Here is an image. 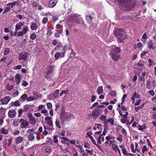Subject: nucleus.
Here are the masks:
<instances>
[{"mask_svg": "<svg viewBox=\"0 0 156 156\" xmlns=\"http://www.w3.org/2000/svg\"><path fill=\"white\" fill-rule=\"evenodd\" d=\"M112 149L116 151V150H117V151H118L119 154L121 155V152L119 150V149L118 147L117 146L115 145L114 144H112Z\"/></svg>", "mask_w": 156, "mask_h": 156, "instance_id": "412c9836", "label": "nucleus"}, {"mask_svg": "<svg viewBox=\"0 0 156 156\" xmlns=\"http://www.w3.org/2000/svg\"><path fill=\"white\" fill-rule=\"evenodd\" d=\"M24 35L22 31H19L17 34V36L19 37Z\"/></svg>", "mask_w": 156, "mask_h": 156, "instance_id": "0e129e2a", "label": "nucleus"}, {"mask_svg": "<svg viewBox=\"0 0 156 156\" xmlns=\"http://www.w3.org/2000/svg\"><path fill=\"white\" fill-rule=\"evenodd\" d=\"M7 89L9 90H11L13 88V85H10L9 84H8L6 86Z\"/></svg>", "mask_w": 156, "mask_h": 156, "instance_id": "c85d7f7f", "label": "nucleus"}, {"mask_svg": "<svg viewBox=\"0 0 156 156\" xmlns=\"http://www.w3.org/2000/svg\"><path fill=\"white\" fill-rule=\"evenodd\" d=\"M16 114V112L14 109H11L9 110L8 113L9 117L11 118H14Z\"/></svg>", "mask_w": 156, "mask_h": 156, "instance_id": "0eeeda50", "label": "nucleus"}, {"mask_svg": "<svg viewBox=\"0 0 156 156\" xmlns=\"http://www.w3.org/2000/svg\"><path fill=\"white\" fill-rule=\"evenodd\" d=\"M47 123L50 126H52L53 125L52 122L51 120L47 121Z\"/></svg>", "mask_w": 156, "mask_h": 156, "instance_id": "338daca9", "label": "nucleus"}, {"mask_svg": "<svg viewBox=\"0 0 156 156\" xmlns=\"http://www.w3.org/2000/svg\"><path fill=\"white\" fill-rule=\"evenodd\" d=\"M106 119V116L105 115H102L100 118V119L101 121H104Z\"/></svg>", "mask_w": 156, "mask_h": 156, "instance_id": "a19ab883", "label": "nucleus"}, {"mask_svg": "<svg viewBox=\"0 0 156 156\" xmlns=\"http://www.w3.org/2000/svg\"><path fill=\"white\" fill-rule=\"evenodd\" d=\"M52 119V118L51 117H46L45 118V120L46 121H48L49 120H51V119Z\"/></svg>", "mask_w": 156, "mask_h": 156, "instance_id": "6e6d98bb", "label": "nucleus"}, {"mask_svg": "<svg viewBox=\"0 0 156 156\" xmlns=\"http://www.w3.org/2000/svg\"><path fill=\"white\" fill-rule=\"evenodd\" d=\"M58 40H54L52 41V44L54 45H56L58 42Z\"/></svg>", "mask_w": 156, "mask_h": 156, "instance_id": "864d4df0", "label": "nucleus"}, {"mask_svg": "<svg viewBox=\"0 0 156 156\" xmlns=\"http://www.w3.org/2000/svg\"><path fill=\"white\" fill-rule=\"evenodd\" d=\"M20 127L22 128L27 127L29 125V122L26 120L21 119L20 120Z\"/></svg>", "mask_w": 156, "mask_h": 156, "instance_id": "7ed1b4c3", "label": "nucleus"}, {"mask_svg": "<svg viewBox=\"0 0 156 156\" xmlns=\"http://www.w3.org/2000/svg\"><path fill=\"white\" fill-rule=\"evenodd\" d=\"M37 28V26L35 23H32L30 26V28L32 30H36Z\"/></svg>", "mask_w": 156, "mask_h": 156, "instance_id": "4be33fe9", "label": "nucleus"}, {"mask_svg": "<svg viewBox=\"0 0 156 156\" xmlns=\"http://www.w3.org/2000/svg\"><path fill=\"white\" fill-rule=\"evenodd\" d=\"M128 0H118V2L121 4H126Z\"/></svg>", "mask_w": 156, "mask_h": 156, "instance_id": "72a5a7b5", "label": "nucleus"}, {"mask_svg": "<svg viewBox=\"0 0 156 156\" xmlns=\"http://www.w3.org/2000/svg\"><path fill=\"white\" fill-rule=\"evenodd\" d=\"M47 106L48 107V108L49 109H51V108L52 105L51 103H48L47 104Z\"/></svg>", "mask_w": 156, "mask_h": 156, "instance_id": "052dcab7", "label": "nucleus"}, {"mask_svg": "<svg viewBox=\"0 0 156 156\" xmlns=\"http://www.w3.org/2000/svg\"><path fill=\"white\" fill-rule=\"evenodd\" d=\"M125 33V30L121 29H117L115 30L114 35L117 37L118 42H122L125 40L126 38Z\"/></svg>", "mask_w": 156, "mask_h": 156, "instance_id": "f257e3e1", "label": "nucleus"}, {"mask_svg": "<svg viewBox=\"0 0 156 156\" xmlns=\"http://www.w3.org/2000/svg\"><path fill=\"white\" fill-rule=\"evenodd\" d=\"M86 151H87V153H89V154L90 155H93V150H91L90 151L88 149H86Z\"/></svg>", "mask_w": 156, "mask_h": 156, "instance_id": "de8ad7c7", "label": "nucleus"}, {"mask_svg": "<svg viewBox=\"0 0 156 156\" xmlns=\"http://www.w3.org/2000/svg\"><path fill=\"white\" fill-rule=\"evenodd\" d=\"M41 113H42L44 114V115L45 116H48V115H49L48 111L45 109H44L41 111Z\"/></svg>", "mask_w": 156, "mask_h": 156, "instance_id": "c9c22d12", "label": "nucleus"}, {"mask_svg": "<svg viewBox=\"0 0 156 156\" xmlns=\"http://www.w3.org/2000/svg\"><path fill=\"white\" fill-rule=\"evenodd\" d=\"M10 98H1L0 101L1 104H6L9 101Z\"/></svg>", "mask_w": 156, "mask_h": 156, "instance_id": "2eb2a0df", "label": "nucleus"}, {"mask_svg": "<svg viewBox=\"0 0 156 156\" xmlns=\"http://www.w3.org/2000/svg\"><path fill=\"white\" fill-rule=\"evenodd\" d=\"M55 124L56 126L59 128L61 127V126L60 125V122L59 121L56 120L55 122Z\"/></svg>", "mask_w": 156, "mask_h": 156, "instance_id": "c03bdc74", "label": "nucleus"}, {"mask_svg": "<svg viewBox=\"0 0 156 156\" xmlns=\"http://www.w3.org/2000/svg\"><path fill=\"white\" fill-rule=\"evenodd\" d=\"M147 37V35L146 33H144L142 36V38L144 39H146Z\"/></svg>", "mask_w": 156, "mask_h": 156, "instance_id": "774afa93", "label": "nucleus"}, {"mask_svg": "<svg viewBox=\"0 0 156 156\" xmlns=\"http://www.w3.org/2000/svg\"><path fill=\"white\" fill-rule=\"evenodd\" d=\"M103 91L102 86L98 87L97 90V92L98 94H100L102 93Z\"/></svg>", "mask_w": 156, "mask_h": 156, "instance_id": "5701e85b", "label": "nucleus"}, {"mask_svg": "<svg viewBox=\"0 0 156 156\" xmlns=\"http://www.w3.org/2000/svg\"><path fill=\"white\" fill-rule=\"evenodd\" d=\"M10 52V50L9 48H5V49L4 54L5 55H7Z\"/></svg>", "mask_w": 156, "mask_h": 156, "instance_id": "f704fd0d", "label": "nucleus"}, {"mask_svg": "<svg viewBox=\"0 0 156 156\" xmlns=\"http://www.w3.org/2000/svg\"><path fill=\"white\" fill-rule=\"evenodd\" d=\"M112 142V141L107 140L105 143V144H106L105 146H108L111 145Z\"/></svg>", "mask_w": 156, "mask_h": 156, "instance_id": "4c0bfd02", "label": "nucleus"}, {"mask_svg": "<svg viewBox=\"0 0 156 156\" xmlns=\"http://www.w3.org/2000/svg\"><path fill=\"white\" fill-rule=\"evenodd\" d=\"M51 148L50 146H45L42 147L41 151L43 153H49L51 152Z\"/></svg>", "mask_w": 156, "mask_h": 156, "instance_id": "423d86ee", "label": "nucleus"}, {"mask_svg": "<svg viewBox=\"0 0 156 156\" xmlns=\"http://www.w3.org/2000/svg\"><path fill=\"white\" fill-rule=\"evenodd\" d=\"M73 18V21L77 23H80V21L81 19L78 18V17L75 15H73L71 16Z\"/></svg>", "mask_w": 156, "mask_h": 156, "instance_id": "dca6fc26", "label": "nucleus"}, {"mask_svg": "<svg viewBox=\"0 0 156 156\" xmlns=\"http://www.w3.org/2000/svg\"><path fill=\"white\" fill-rule=\"evenodd\" d=\"M23 138L21 136H19L17 137L15 139V141L16 144H18L21 143L23 141Z\"/></svg>", "mask_w": 156, "mask_h": 156, "instance_id": "f3484780", "label": "nucleus"}, {"mask_svg": "<svg viewBox=\"0 0 156 156\" xmlns=\"http://www.w3.org/2000/svg\"><path fill=\"white\" fill-rule=\"evenodd\" d=\"M65 52L66 51H64L62 52H57L55 54L54 57L55 58H58L59 57L62 58L64 57L65 55Z\"/></svg>", "mask_w": 156, "mask_h": 156, "instance_id": "9b49d317", "label": "nucleus"}, {"mask_svg": "<svg viewBox=\"0 0 156 156\" xmlns=\"http://www.w3.org/2000/svg\"><path fill=\"white\" fill-rule=\"evenodd\" d=\"M148 62L149 63V66H151L154 63V62L151 59H149L148 60Z\"/></svg>", "mask_w": 156, "mask_h": 156, "instance_id": "79ce46f5", "label": "nucleus"}, {"mask_svg": "<svg viewBox=\"0 0 156 156\" xmlns=\"http://www.w3.org/2000/svg\"><path fill=\"white\" fill-rule=\"evenodd\" d=\"M69 92L68 90H63L62 92L60 93L59 95L60 97L63 96V95H64V96H63L65 97V95L68 94Z\"/></svg>", "mask_w": 156, "mask_h": 156, "instance_id": "aec40b11", "label": "nucleus"}, {"mask_svg": "<svg viewBox=\"0 0 156 156\" xmlns=\"http://www.w3.org/2000/svg\"><path fill=\"white\" fill-rule=\"evenodd\" d=\"M136 68L139 70H142L144 68V65L141 63L138 62L136 65Z\"/></svg>", "mask_w": 156, "mask_h": 156, "instance_id": "a211bd4d", "label": "nucleus"}, {"mask_svg": "<svg viewBox=\"0 0 156 156\" xmlns=\"http://www.w3.org/2000/svg\"><path fill=\"white\" fill-rule=\"evenodd\" d=\"M34 99V98H24V100H26L27 101H33Z\"/></svg>", "mask_w": 156, "mask_h": 156, "instance_id": "5fc2aeb1", "label": "nucleus"}, {"mask_svg": "<svg viewBox=\"0 0 156 156\" xmlns=\"http://www.w3.org/2000/svg\"><path fill=\"white\" fill-rule=\"evenodd\" d=\"M15 78L16 84L19 85L21 82V76L19 74H17L16 75Z\"/></svg>", "mask_w": 156, "mask_h": 156, "instance_id": "4468645a", "label": "nucleus"}, {"mask_svg": "<svg viewBox=\"0 0 156 156\" xmlns=\"http://www.w3.org/2000/svg\"><path fill=\"white\" fill-rule=\"evenodd\" d=\"M21 68V65H19L15 66L14 69L15 70L20 69Z\"/></svg>", "mask_w": 156, "mask_h": 156, "instance_id": "8fccbe9b", "label": "nucleus"}, {"mask_svg": "<svg viewBox=\"0 0 156 156\" xmlns=\"http://www.w3.org/2000/svg\"><path fill=\"white\" fill-rule=\"evenodd\" d=\"M147 151L146 148V146L144 145L143 146L142 149V151L143 153H144L145 151Z\"/></svg>", "mask_w": 156, "mask_h": 156, "instance_id": "4d7b16f0", "label": "nucleus"}, {"mask_svg": "<svg viewBox=\"0 0 156 156\" xmlns=\"http://www.w3.org/2000/svg\"><path fill=\"white\" fill-rule=\"evenodd\" d=\"M37 37V35L35 33H33L31 34L30 36V39L32 40H35L36 38Z\"/></svg>", "mask_w": 156, "mask_h": 156, "instance_id": "bb28decb", "label": "nucleus"}, {"mask_svg": "<svg viewBox=\"0 0 156 156\" xmlns=\"http://www.w3.org/2000/svg\"><path fill=\"white\" fill-rule=\"evenodd\" d=\"M90 139L91 140L92 142V143L93 144H94V145H96V142L94 139L93 137L92 136H90Z\"/></svg>", "mask_w": 156, "mask_h": 156, "instance_id": "3c124183", "label": "nucleus"}, {"mask_svg": "<svg viewBox=\"0 0 156 156\" xmlns=\"http://www.w3.org/2000/svg\"><path fill=\"white\" fill-rule=\"evenodd\" d=\"M60 116L61 120H63L70 117L71 115L69 113L62 111L60 114Z\"/></svg>", "mask_w": 156, "mask_h": 156, "instance_id": "f03ea898", "label": "nucleus"}, {"mask_svg": "<svg viewBox=\"0 0 156 156\" xmlns=\"http://www.w3.org/2000/svg\"><path fill=\"white\" fill-rule=\"evenodd\" d=\"M28 30V27L26 26L23 29V30L22 31L23 33L24 34H25L27 33Z\"/></svg>", "mask_w": 156, "mask_h": 156, "instance_id": "7c9ffc66", "label": "nucleus"}, {"mask_svg": "<svg viewBox=\"0 0 156 156\" xmlns=\"http://www.w3.org/2000/svg\"><path fill=\"white\" fill-rule=\"evenodd\" d=\"M28 138L30 141H32L35 138V136L33 134H30L28 136Z\"/></svg>", "mask_w": 156, "mask_h": 156, "instance_id": "a878e982", "label": "nucleus"}, {"mask_svg": "<svg viewBox=\"0 0 156 156\" xmlns=\"http://www.w3.org/2000/svg\"><path fill=\"white\" fill-rule=\"evenodd\" d=\"M59 94V91L58 90H56L54 92L53 95V97L54 98H56L58 96Z\"/></svg>", "mask_w": 156, "mask_h": 156, "instance_id": "473e14b6", "label": "nucleus"}, {"mask_svg": "<svg viewBox=\"0 0 156 156\" xmlns=\"http://www.w3.org/2000/svg\"><path fill=\"white\" fill-rule=\"evenodd\" d=\"M145 126H141L139 125L138 126V129L139 130H143V129H145Z\"/></svg>", "mask_w": 156, "mask_h": 156, "instance_id": "49530a36", "label": "nucleus"}, {"mask_svg": "<svg viewBox=\"0 0 156 156\" xmlns=\"http://www.w3.org/2000/svg\"><path fill=\"white\" fill-rule=\"evenodd\" d=\"M53 140H54V142L55 143H57L58 142V140L57 139V137L56 136H54V137Z\"/></svg>", "mask_w": 156, "mask_h": 156, "instance_id": "69168bd1", "label": "nucleus"}, {"mask_svg": "<svg viewBox=\"0 0 156 156\" xmlns=\"http://www.w3.org/2000/svg\"><path fill=\"white\" fill-rule=\"evenodd\" d=\"M112 59L115 61H117L119 59H121L120 55L118 54H114L112 52V55H110Z\"/></svg>", "mask_w": 156, "mask_h": 156, "instance_id": "6e6552de", "label": "nucleus"}, {"mask_svg": "<svg viewBox=\"0 0 156 156\" xmlns=\"http://www.w3.org/2000/svg\"><path fill=\"white\" fill-rule=\"evenodd\" d=\"M58 0H50L48 5V6L50 8L54 7L57 3Z\"/></svg>", "mask_w": 156, "mask_h": 156, "instance_id": "9d476101", "label": "nucleus"}, {"mask_svg": "<svg viewBox=\"0 0 156 156\" xmlns=\"http://www.w3.org/2000/svg\"><path fill=\"white\" fill-rule=\"evenodd\" d=\"M19 94V92L18 91H16L13 94L12 96L13 97H17L18 95Z\"/></svg>", "mask_w": 156, "mask_h": 156, "instance_id": "e2e57ef3", "label": "nucleus"}, {"mask_svg": "<svg viewBox=\"0 0 156 156\" xmlns=\"http://www.w3.org/2000/svg\"><path fill=\"white\" fill-rule=\"evenodd\" d=\"M109 94L111 97H116V92L115 90H112L109 93Z\"/></svg>", "mask_w": 156, "mask_h": 156, "instance_id": "393cba45", "label": "nucleus"}, {"mask_svg": "<svg viewBox=\"0 0 156 156\" xmlns=\"http://www.w3.org/2000/svg\"><path fill=\"white\" fill-rule=\"evenodd\" d=\"M127 118H122L121 119V122L122 123H125L128 121L127 120Z\"/></svg>", "mask_w": 156, "mask_h": 156, "instance_id": "58836bf2", "label": "nucleus"}, {"mask_svg": "<svg viewBox=\"0 0 156 156\" xmlns=\"http://www.w3.org/2000/svg\"><path fill=\"white\" fill-rule=\"evenodd\" d=\"M100 110L99 109H97L94 110L92 112V115L95 118H98L99 115Z\"/></svg>", "mask_w": 156, "mask_h": 156, "instance_id": "ddd939ff", "label": "nucleus"}, {"mask_svg": "<svg viewBox=\"0 0 156 156\" xmlns=\"http://www.w3.org/2000/svg\"><path fill=\"white\" fill-rule=\"evenodd\" d=\"M18 59L20 60H25L28 57V53L27 52L22 53L19 54Z\"/></svg>", "mask_w": 156, "mask_h": 156, "instance_id": "1a4fd4ad", "label": "nucleus"}, {"mask_svg": "<svg viewBox=\"0 0 156 156\" xmlns=\"http://www.w3.org/2000/svg\"><path fill=\"white\" fill-rule=\"evenodd\" d=\"M122 153L126 155H128V153L127 152V151L126 150V149L124 148H122Z\"/></svg>", "mask_w": 156, "mask_h": 156, "instance_id": "ea45409f", "label": "nucleus"}, {"mask_svg": "<svg viewBox=\"0 0 156 156\" xmlns=\"http://www.w3.org/2000/svg\"><path fill=\"white\" fill-rule=\"evenodd\" d=\"M154 44L152 40H150L148 41L147 46L150 49L154 50L156 46H154Z\"/></svg>", "mask_w": 156, "mask_h": 156, "instance_id": "f8f14e48", "label": "nucleus"}, {"mask_svg": "<svg viewBox=\"0 0 156 156\" xmlns=\"http://www.w3.org/2000/svg\"><path fill=\"white\" fill-rule=\"evenodd\" d=\"M35 134H36L37 135L36 136V139L37 140H39L40 139V137L38 135V132H36Z\"/></svg>", "mask_w": 156, "mask_h": 156, "instance_id": "13d9d810", "label": "nucleus"}, {"mask_svg": "<svg viewBox=\"0 0 156 156\" xmlns=\"http://www.w3.org/2000/svg\"><path fill=\"white\" fill-rule=\"evenodd\" d=\"M151 81L150 80H148L146 81V87L147 89H151Z\"/></svg>", "mask_w": 156, "mask_h": 156, "instance_id": "cd10ccee", "label": "nucleus"}, {"mask_svg": "<svg viewBox=\"0 0 156 156\" xmlns=\"http://www.w3.org/2000/svg\"><path fill=\"white\" fill-rule=\"evenodd\" d=\"M14 105L16 106H18L20 105V101H16L14 103Z\"/></svg>", "mask_w": 156, "mask_h": 156, "instance_id": "bf43d9fd", "label": "nucleus"}, {"mask_svg": "<svg viewBox=\"0 0 156 156\" xmlns=\"http://www.w3.org/2000/svg\"><path fill=\"white\" fill-rule=\"evenodd\" d=\"M120 51V48L118 47H116L115 46H113L112 48L110 51V54L112 55V52L114 54H118Z\"/></svg>", "mask_w": 156, "mask_h": 156, "instance_id": "39448f33", "label": "nucleus"}, {"mask_svg": "<svg viewBox=\"0 0 156 156\" xmlns=\"http://www.w3.org/2000/svg\"><path fill=\"white\" fill-rule=\"evenodd\" d=\"M1 132L3 134H6L8 133V131L7 129L2 128L1 130Z\"/></svg>", "mask_w": 156, "mask_h": 156, "instance_id": "c756f323", "label": "nucleus"}, {"mask_svg": "<svg viewBox=\"0 0 156 156\" xmlns=\"http://www.w3.org/2000/svg\"><path fill=\"white\" fill-rule=\"evenodd\" d=\"M28 84V83L25 81H23L22 83V85L25 87L27 86Z\"/></svg>", "mask_w": 156, "mask_h": 156, "instance_id": "680f3d73", "label": "nucleus"}, {"mask_svg": "<svg viewBox=\"0 0 156 156\" xmlns=\"http://www.w3.org/2000/svg\"><path fill=\"white\" fill-rule=\"evenodd\" d=\"M15 27V30L16 31H17L18 30H20L21 28V26L20 24H19V23L16 24Z\"/></svg>", "mask_w": 156, "mask_h": 156, "instance_id": "2f4dec72", "label": "nucleus"}, {"mask_svg": "<svg viewBox=\"0 0 156 156\" xmlns=\"http://www.w3.org/2000/svg\"><path fill=\"white\" fill-rule=\"evenodd\" d=\"M29 122L30 124L34 125L36 123V119L34 117H31L29 120Z\"/></svg>", "mask_w": 156, "mask_h": 156, "instance_id": "6ab92c4d", "label": "nucleus"}, {"mask_svg": "<svg viewBox=\"0 0 156 156\" xmlns=\"http://www.w3.org/2000/svg\"><path fill=\"white\" fill-rule=\"evenodd\" d=\"M120 127L122 128L121 130V131L122 132V133L124 134V135H126L127 134V133L126 132V130L124 129L123 128H122V126H120Z\"/></svg>", "mask_w": 156, "mask_h": 156, "instance_id": "09e8293b", "label": "nucleus"}, {"mask_svg": "<svg viewBox=\"0 0 156 156\" xmlns=\"http://www.w3.org/2000/svg\"><path fill=\"white\" fill-rule=\"evenodd\" d=\"M67 47L65 45L62 46V45L60 43L57 45L54 48V50H57L58 51H61L62 52L64 51L66 49Z\"/></svg>", "mask_w": 156, "mask_h": 156, "instance_id": "20e7f679", "label": "nucleus"}, {"mask_svg": "<svg viewBox=\"0 0 156 156\" xmlns=\"http://www.w3.org/2000/svg\"><path fill=\"white\" fill-rule=\"evenodd\" d=\"M86 19L88 23H90L91 22L92 19L90 15H87L86 16Z\"/></svg>", "mask_w": 156, "mask_h": 156, "instance_id": "b1692460", "label": "nucleus"}, {"mask_svg": "<svg viewBox=\"0 0 156 156\" xmlns=\"http://www.w3.org/2000/svg\"><path fill=\"white\" fill-rule=\"evenodd\" d=\"M95 126L96 127L99 129L101 130L102 128L101 124H96L95 125Z\"/></svg>", "mask_w": 156, "mask_h": 156, "instance_id": "a18cd8bd", "label": "nucleus"}, {"mask_svg": "<svg viewBox=\"0 0 156 156\" xmlns=\"http://www.w3.org/2000/svg\"><path fill=\"white\" fill-rule=\"evenodd\" d=\"M48 20V19L47 17H44L43 19V20H42V23L44 24H45Z\"/></svg>", "mask_w": 156, "mask_h": 156, "instance_id": "37998d69", "label": "nucleus"}, {"mask_svg": "<svg viewBox=\"0 0 156 156\" xmlns=\"http://www.w3.org/2000/svg\"><path fill=\"white\" fill-rule=\"evenodd\" d=\"M51 75L46 74L45 77L48 80H50L51 78Z\"/></svg>", "mask_w": 156, "mask_h": 156, "instance_id": "603ef678", "label": "nucleus"}, {"mask_svg": "<svg viewBox=\"0 0 156 156\" xmlns=\"http://www.w3.org/2000/svg\"><path fill=\"white\" fill-rule=\"evenodd\" d=\"M107 122L110 123V124L112 125H113L114 124V119H112V118H111V119H108L107 120Z\"/></svg>", "mask_w": 156, "mask_h": 156, "instance_id": "e433bc0d", "label": "nucleus"}]
</instances>
